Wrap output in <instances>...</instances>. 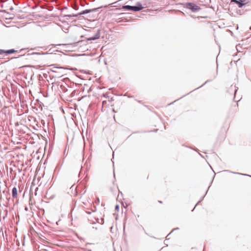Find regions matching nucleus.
<instances>
[{"label": "nucleus", "mask_w": 251, "mask_h": 251, "mask_svg": "<svg viewBox=\"0 0 251 251\" xmlns=\"http://www.w3.org/2000/svg\"><path fill=\"white\" fill-rule=\"evenodd\" d=\"M143 6H142V4L139 2H137L136 3V5L135 6H131L129 5H123L122 6V9H126L127 10H131L134 12H137L143 9Z\"/></svg>", "instance_id": "obj_1"}, {"label": "nucleus", "mask_w": 251, "mask_h": 251, "mask_svg": "<svg viewBox=\"0 0 251 251\" xmlns=\"http://www.w3.org/2000/svg\"><path fill=\"white\" fill-rule=\"evenodd\" d=\"M185 7L191 10L193 12H198L201 9V8L199 6L192 2L186 3L185 4Z\"/></svg>", "instance_id": "obj_2"}, {"label": "nucleus", "mask_w": 251, "mask_h": 251, "mask_svg": "<svg viewBox=\"0 0 251 251\" xmlns=\"http://www.w3.org/2000/svg\"><path fill=\"white\" fill-rule=\"evenodd\" d=\"M98 9H99V8H93V9H86V10H83L82 12L78 13L77 14L68 15H66V16H68V17H77L79 15L86 14L89 13H91V12H95Z\"/></svg>", "instance_id": "obj_3"}, {"label": "nucleus", "mask_w": 251, "mask_h": 251, "mask_svg": "<svg viewBox=\"0 0 251 251\" xmlns=\"http://www.w3.org/2000/svg\"><path fill=\"white\" fill-rule=\"evenodd\" d=\"M100 37V31L99 30L96 33V34L94 36H92V37H91L89 38H87V40L88 41H91V40H96L97 39H99Z\"/></svg>", "instance_id": "obj_4"}, {"label": "nucleus", "mask_w": 251, "mask_h": 251, "mask_svg": "<svg viewBox=\"0 0 251 251\" xmlns=\"http://www.w3.org/2000/svg\"><path fill=\"white\" fill-rule=\"evenodd\" d=\"M231 1L234 2L237 4L239 8H242L244 5L243 1L242 0H231Z\"/></svg>", "instance_id": "obj_5"}, {"label": "nucleus", "mask_w": 251, "mask_h": 251, "mask_svg": "<svg viewBox=\"0 0 251 251\" xmlns=\"http://www.w3.org/2000/svg\"><path fill=\"white\" fill-rule=\"evenodd\" d=\"M12 196L14 199L17 198V189L15 187H13L12 190Z\"/></svg>", "instance_id": "obj_6"}, {"label": "nucleus", "mask_w": 251, "mask_h": 251, "mask_svg": "<svg viewBox=\"0 0 251 251\" xmlns=\"http://www.w3.org/2000/svg\"><path fill=\"white\" fill-rule=\"evenodd\" d=\"M58 70H59V72H57L56 70H52V72L54 73H58V75H62L63 72L62 71L65 70V69L63 67H60V68H56Z\"/></svg>", "instance_id": "obj_7"}, {"label": "nucleus", "mask_w": 251, "mask_h": 251, "mask_svg": "<svg viewBox=\"0 0 251 251\" xmlns=\"http://www.w3.org/2000/svg\"><path fill=\"white\" fill-rule=\"evenodd\" d=\"M17 51V50H15L14 49H11V50H6V54H11V53H13L16 52Z\"/></svg>", "instance_id": "obj_8"}, {"label": "nucleus", "mask_w": 251, "mask_h": 251, "mask_svg": "<svg viewBox=\"0 0 251 251\" xmlns=\"http://www.w3.org/2000/svg\"><path fill=\"white\" fill-rule=\"evenodd\" d=\"M3 53L6 54V50H1L0 49V54H2Z\"/></svg>", "instance_id": "obj_9"}, {"label": "nucleus", "mask_w": 251, "mask_h": 251, "mask_svg": "<svg viewBox=\"0 0 251 251\" xmlns=\"http://www.w3.org/2000/svg\"><path fill=\"white\" fill-rule=\"evenodd\" d=\"M119 206L118 205H117L115 207L116 209H119Z\"/></svg>", "instance_id": "obj_10"}, {"label": "nucleus", "mask_w": 251, "mask_h": 251, "mask_svg": "<svg viewBox=\"0 0 251 251\" xmlns=\"http://www.w3.org/2000/svg\"><path fill=\"white\" fill-rule=\"evenodd\" d=\"M208 81V80H207L206 81H205V82L203 84H202L201 86L200 87H201L203 86L205 83H206Z\"/></svg>", "instance_id": "obj_11"}, {"label": "nucleus", "mask_w": 251, "mask_h": 251, "mask_svg": "<svg viewBox=\"0 0 251 251\" xmlns=\"http://www.w3.org/2000/svg\"><path fill=\"white\" fill-rule=\"evenodd\" d=\"M178 229V227L176 228H174V229L171 231V232H172L174 230H176V229Z\"/></svg>", "instance_id": "obj_12"}, {"label": "nucleus", "mask_w": 251, "mask_h": 251, "mask_svg": "<svg viewBox=\"0 0 251 251\" xmlns=\"http://www.w3.org/2000/svg\"><path fill=\"white\" fill-rule=\"evenodd\" d=\"M74 8L75 9V10H77L78 9V7L76 6V7H74Z\"/></svg>", "instance_id": "obj_13"}, {"label": "nucleus", "mask_w": 251, "mask_h": 251, "mask_svg": "<svg viewBox=\"0 0 251 251\" xmlns=\"http://www.w3.org/2000/svg\"><path fill=\"white\" fill-rule=\"evenodd\" d=\"M237 91V89H235V92H234L235 95L236 94Z\"/></svg>", "instance_id": "obj_14"}, {"label": "nucleus", "mask_w": 251, "mask_h": 251, "mask_svg": "<svg viewBox=\"0 0 251 251\" xmlns=\"http://www.w3.org/2000/svg\"><path fill=\"white\" fill-rule=\"evenodd\" d=\"M237 174H239V175H245V174H241V173H237Z\"/></svg>", "instance_id": "obj_15"}, {"label": "nucleus", "mask_w": 251, "mask_h": 251, "mask_svg": "<svg viewBox=\"0 0 251 251\" xmlns=\"http://www.w3.org/2000/svg\"><path fill=\"white\" fill-rule=\"evenodd\" d=\"M201 201H199L196 204V205H195V207L197 206V205L199 203V202H200Z\"/></svg>", "instance_id": "obj_16"}, {"label": "nucleus", "mask_w": 251, "mask_h": 251, "mask_svg": "<svg viewBox=\"0 0 251 251\" xmlns=\"http://www.w3.org/2000/svg\"><path fill=\"white\" fill-rule=\"evenodd\" d=\"M225 172H230V171H229V170H225Z\"/></svg>", "instance_id": "obj_17"}, {"label": "nucleus", "mask_w": 251, "mask_h": 251, "mask_svg": "<svg viewBox=\"0 0 251 251\" xmlns=\"http://www.w3.org/2000/svg\"><path fill=\"white\" fill-rule=\"evenodd\" d=\"M87 213L88 214H91V212H87Z\"/></svg>", "instance_id": "obj_18"}, {"label": "nucleus", "mask_w": 251, "mask_h": 251, "mask_svg": "<svg viewBox=\"0 0 251 251\" xmlns=\"http://www.w3.org/2000/svg\"><path fill=\"white\" fill-rule=\"evenodd\" d=\"M159 202L160 203H162V201H159Z\"/></svg>", "instance_id": "obj_19"}, {"label": "nucleus", "mask_w": 251, "mask_h": 251, "mask_svg": "<svg viewBox=\"0 0 251 251\" xmlns=\"http://www.w3.org/2000/svg\"><path fill=\"white\" fill-rule=\"evenodd\" d=\"M250 29L251 30V26L250 27Z\"/></svg>", "instance_id": "obj_20"}, {"label": "nucleus", "mask_w": 251, "mask_h": 251, "mask_svg": "<svg viewBox=\"0 0 251 251\" xmlns=\"http://www.w3.org/2000/svg\"><path fill=\"white\" fill-rule=\"evenodd\" d=\"M248 176H250V175H248Z\"/></svg>", "instance_id": "obj_21"}]
</instances>
